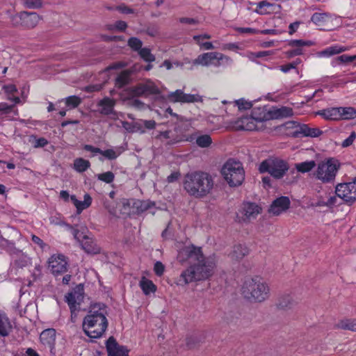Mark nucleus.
<instances>
[{
	"label": "nucleus",
	"mask_w": 356,
	"mask_h": 356,
	"mask_svg": "<svg viewBox=\"0 0 356 356\" xmlns=\"http://www.w3.org/2000/svg\"><path fill=\"white\" fill-rule=\"evenodd\" d=\"M108 356H129L127 347L118 344L114 337H110L106 342Z\"/></svg>",
	"instance_id": "ddd939ff"
},
{
	"label": "nucleus",
	"mask_w": 356,
	"mask_h": 356,
	"mask_svg": "<svg viewBox=\"0 0 356 356\" xmlns=\"http://www.w3.org/2000/svg\"><path fill=\"white\" fill-rule=\"evenodd\" d=\"M90 166V163L82 158L76 159L74 161V168L79 172H85Z\"/></svg>",
	"instance_id": "c9c22d12"
},
{
	"label": "nucleus",
	"mask_w": 356,
	"mask_h": 356,
	"mask_svg": "<svg viewBox=\"0 0 356 356\" xmlns=\"http://www.w3.org/2000/svg\"><path fill=\"white\" fill-rule=\"evenodd\" d=\"M268 114L271 119H280L293 115V110L291 108L282 106L280 108L270 111Z\"/></svg>",
	"instance_id": "b1692460"
},
{
	"label": "nucleus",
	"mask_w": 356,
	"mask_h": 356,
	"mask_svg": "<svg viewBox=\"0 0 356 356\" xmlns=\"http://www.w3.org/2000/svg\"><path fill=\"white\" fill-rule=\"evenodd\" d=\"M81 244L82 248L88 254H97L100 252L99 247L97 245L92 238L87 236H83Z\"/></svg>",
	"instance_id": "412c9836"
},
{
	"label": "nucleus",
	"mask_w": 356,
	"mask_h": 356,
	"mask_svg": "<svg viewBox=\"0 0 356 356\" xmlns=\"http://www.w3.org/2000/svg\"><path fill=\"white\" fill-rule=\"evenodd\" d=\"M115 103L116 101L113 99H111L108 97L103 98L97 104V106L100 107L99 113L104 115H115V111H114V106Z\"/></svg>",
	"instance_id": "a211bd4d"
},
{
	"label": "nucleus",
	"mask_w": 356,
	"mask_h": 356,
	"mask_svg": "<svg viewBox=\"0 0 356 356\" xmlns=\"http://www.w3.org/2000/svg\"><path fill=\"white\" fill-rule=\"evenodd\" d=\"M232 59L222 53L212 51L204 53L199 55L194 60V65H201L202 66H209L213 65L216 67H219L224 63H231Z\"/></svg>",
	"instance_id": "6e6552de"
},
{
	"label": "nucleus",
	"mask_w": 356,
	"mask_h": 356,
	"mask_svg": "<svg viewBox=\"0 0 356 356\" xmlns=\"http://www.w3.org/2000/svg\"><path fill=\"white\" fill-rule=\"evenodd\" d=\"M72 293H74V298L80 303L83 299V287L79 284L75 289L71 291Z\"/></svg>",
	"instance_id": "09e8293b"
},
{
	"label": "nucleus",
	"mask_w": 356,
	"mask_h": 356,
	"mask_svg": "<svg viewBox=\"0 0 356 356\" xmlns=\"http://www.w3.org/2000/svg\"><path fill=\"white\" fill-rule=\"evenodd\" d=\"M275 8H280L281 6L270 3L264 0L257 3V8L255 10V12L259 15H266L274 11Z\"/></svg>",
	"instance_id": "393cba45"
},
{
	"label": "nucleus",
	"mask_w": 356,
	"mask_h": 356,
	"mask_svg": "<svg viewBox=\"0 0 356 356\" xmlns=\"http://www.w3.org/2000/svg\"><path fill=\"white\" fill-rule=\"evenodd\" d=\"M242 293L247 299L262 302L268 297L269 289L261 278L256 277L245 280Z\"/></svg>",
	"instance_id": "20e7f679"
},
{
	"label": "nucleus",
	"mask_w": 356,
	"mask_h": 356,
	"mask_svg": "<svg viewBox=\"0 0 356 356\" xmlns=\"http://www.w3.org/2000/svg\"><path fill=\"white\" fill-rule=\"evenodd\" d=\"M155 203L149 200L132 199V213H141L154 207Z\"/></svg>",
	"instance_id": "6ab92c4d"
},
{
	"label": "nucleus",
	"mask_w": 356,
	"mask_h": 356,
	"mask_svg": "<svg viewBox=\"0 0 356 356\" xmlns=\"http://www.w3.org/2000/svg\"><path fill=\"white\" fill-rule=\"evenodd\" d=\"M40 339L44 345L53 348L56 341V330L53 328L44 330L40 334Z\"/></svg>",
	"instance_id": "aec40b11"
},
{
	"label": "nucleus",
	"mask_w": 356,
	"mask_h": 356,
	"mask_svg": "<svg viewBox=\"0 0 356 356\" xmlns=\"http://www.w3.org/2000/svg\"><path fill=\"white\" fill-rule=\"evenodd\" d=\"M316 114L321 115L325 120H339L341 119V115L339 113V107L323 109L318 111Z\"/></svg>",
	"instance_id": "4be33fe9"
},
{
	"label": "nucleus",
	"mask_w": 356,
	"mask_h": 356,
	"mask_svg": "<svg viewBox=\"0 0 356 356\" xmlns=\"http://www.w3.org/2000/svg\"><path fill=\"white\" fill-rule=\"evenodd\" d=\"M221 173L230 186H238L245 179V171L240 161L229 159L222 166Z\"/></svg>",
	"instance_id": "39448f33"
},
{
	"label": "nucleus",
	"mask_w": 356,
	"mask_h": 356,
	"mask_svg": "<svg viewBox=\"0 0 356 356\" xmlns=\"http://www.w3.org/2000/svg\"><path fill=\"white\" fill-rule=\"evenodd\" d=\"M261 208L254 203H247L244 204L243 213L246 218H254L260 213Z\"/></svg>",
	"instance_id": "bb28decb"
},
{
	"label": "nucleus",
	"mask_w": 356,
	"mask_h": 356,
	"mask_svg": "<svg viewBox=\"0 0 356 356\" xmlns=\"http://www.w3.org/2000/svg\"><path fill=\"white\" fill-rule=\"evenodd\" d=\"M181 174L179 172H173L167 177V181L168 183H172L178 180Z\"/></svg>",
	"instance_id": "0e129e2a"
},
{
	"label": "nucleus",
	"mask_w": 356,
	"mask_h": 356,
	"mask_svg": "<svg viewBox=\"0 0 356 356\" xmlns=\"http://www.w3.org/2000/svg\"><path fill=\"white\" fill-rule=\"evenodd\" d=\"M290 204L291 202L288 197L281 196L272 202L268 211L270 213L277 216L286 211L289 208Z\"/></svg>",
	"instance_id": "2eb2a0df"
},
{
	"label": "nucleus",
	"mask_w": 356,
	"mask_h": 356,
	"mask_svg": "<svg viewBox=\"0 0 356 356\" xmlns=\"http://www.w3.org/2000/svg\"><path fill=\"white\" fill-rule=\"evenodd\" d=\"M81 103V99L75 95L68 97L65 99V104L67 106L71 108H76Z\"/></svg>",
	"instance_id": "49530a36"
},
{
	"label": "nucleus",
	"mask_w": 356,
	"mask_h": 356,
	"mask_svg": "<svg viewBox=\"0 0 356 356\" xmlns=\"http://www.w3.org/2000/svg\"><path fill=\"white\" fill-rule=\"evenodd\" d=\"M197 343V340L194 337H188L186 338V346L188 348H193Z\"/></svg>",
	"instance_id": "69168bd1"
},
{
	"label": "nucleus",
	"mask_w": 356,
	"mask_h": 356,
	"mask_svg": "<svg viewBox=\"0 0 356 356\" xmlns=\"http://www.w3.org/2000/svg\"><path fill=\"white\" fill-rule=\"evenodd\" d=\"M104 305L95 304L91 306L88 314L84 317L83 330L90 338H100L107 329L108 323L105 316Z\"/></svg>",
	"instance_id": "7ed1b4c3"
},
{
	"label": "nucleus",
	"mask_w": 356,
	"mask_h": 356,
	"mask_svg": "<svg viewBox=\"0 0 356 356\" xmlns=\"http://www.w3.org/2000/svg\"><path fill=\"white\" fill-rule=\"evenodd\" d=\"M356 138V133L355 131H353L349 137L343 140L342 143V147H347L350 145H351L354 141V140Z\"/></svg>",
	"instance_id": "bf43d9fd"
},
{
	"label": "nucleus",
	"mask_w": 356,
	"mask_h": 356,
	"mask_svg": "<svg viewBox=\"0 0 356 356\" xmlns=\"http://www.w3.org/2000/svg\"><path fill=\"white\" fill-rule=\"evenodd\" d=\"M97 177L99 180L104 181L107 184H110L113 181L115 175L112 172L108 171L106 172L99 174L97 175Z\"/></svg>",
	"instance_id": "de8ad7c7"
},
{
	"label": "nucleus",
	"mask_w": 356,
	"mask_h": 356,
	"mask_svg": "<svg viewBox=\"0 0 356 356\" xmlns=\"http://www.w3.org/2000/svg\"><path fill=\"white\" fill-rule=\"evenodd\" d=\"M131 91L136 96L145 95L143 83H138L133 87Z\"/></svg>",
	"instance_id": "864d4df0"
},
{
	"label": "nucleus",
	"mask_w": 356,
	"mask_h": 356,
	"mask_svg": "<svg viewBox=\"0 0 356 356\" xmlns=\"http://www.w3.org/2000/svg\"><path fill=\"white\" fill-rule=\"evenodd\" d=\"M289 169V165L286 161L275 157L264 160L259 167L261 173L268 172L276 179H282Z\"/></svg>",
	"instance_id": "423d86ee"
},
{
	"label": "nucleus",
	"mask_w": 356,
	"mask_h": 356,
	"mask_svg": "<svg viewBox=\"0 0 356 356\" xmlns=\"http://www.w3.org/2000/svg\"><path fill=\"white\" fill-rule=\"evenodd\" d=\"M340 167L337 160L328 159L318 163L316 177L323 183L332 182Z\"/></svg>",
	"instance_id": "0eeeda50"
},
{
	"label": "nucleus",
	"mask_w": 356,
	"mask_h": 356,
	"mask_svg": "<svg viewBox=\"0 0 356 356\" xmlns=\"http://www.w3.org/2000/svg\"><path fill=\"white\" fill-rule=\"evenodd\" d=\"M191 266L184 270L177 280V284L183 286L190 282L205 280L213 273L216 261L213 257L205 258L200 248L186 247L181 252Z\"/></svg>",
	"instance_id": "f257e3e1"
},
{
	"label": "nucleus",
	"mask_w": 356,
	"mask_h": 356,
	"mask_svg": "<svg viewBox=\"0 0 356 356\" xmlns=\"http://www.w3.org/2000/svg\"><path fill=\"white\" fill-rule=\"evenodd\" d=\"M74 293H72L71 292L68 293L65 295V301L67 302L70 312L72 314V318H73V315L75 313V311L77 310L76 305H80V303L76 300L74 298Z\"/></svg>",
	"instance_id": "4c0bfd02"
},
{
	"label": "nucleus",
	"mask_w": 356,
	"mask_h": 356,
	"mask_svg": "<svg viewBox=\"0 0 356 356\" xmlns=\"http://www.w3.org/2000/svg\"><path fill=\"white\" fill-rule=\"evenodd\" d=\"M297 63H290L281 66V70L284 72H288L290 70L295 68Z\"/></svg>",
	"instance_id": "774afa93"
},
{
	"label": "nucleus",
	"mask_w": 356,
	"mask_h": 356,
	"mask_svg": "<svg viewBox=\"0 0 356 356\" xmlns=\"http://www.w3.org/2000/svg\"><path fill=\"white\" fill-rule=\"evenodd\" d=\"M236 31L241 33H251V34H257L259 33V30L252 29V28H243L238 27L236 29Z\"/></svg>",
	"instance_id": "052dcab7"
},
{
	"label": "nucleus",
	"mask_w": 356,
	"mask_h": 356,
	"mask_svg": "<svg viewBox=\"0 0 356 356\" xmlns=\"http://www.w3.org/2000/svg\"><path fill=\"white\" fill-rule=\"evenodd\" d=\"M329 16V14L327 13H315L312 15L311 21L318 26H321L324 22L327 21V19Z\"/></svg>",
	"instance_id": "ea45409f"
},
{
	"label": "nucleus",
	"mask_w": 356,
	"mask_h": 356,
	"mask_svg": "<svg viewBox=\"0 0 356 356\" xmlns=\"http://www.w3.org/2000/svg\"><path fill=\"white\" fill-rule=\"evenodd\" d=\"M83 148L84 150L92 152L94 154H101V153H102L101 149H99L98 147H95L91 145H85Z\"/></svg>",
	"instance_id": "680f3d73"
},
{
	"label": "nucleus",
	"mask_w": 356,
	"mask_h": 356,
	"mask_svg": "<svg viewBox=\"0 0 356 356\" xmlns=\"http://www.w3.org/2000/svg\"><path fill=\"white\" fill-rule=\"evenodd\" d=\"M336 327L351 330L356 332V320L355 319H345L340 321L336 325Z\"/></svg>",
	"instance_id": "2f4dec72"
},
{
	"label": "nucleus",
	"mask_w": 356,
	"mask_h": 356,
	"mask_svg": "<svg viewBox=\"0 0 356 356\" xmlns=\"http://www.w3.org/2000/svg\"><path fill=\"white\" fill-rule=\"evenodd\" d=\"M142 123L140 121L135 122L134 123H129L128 122H123V127L129 132H140L141 134H144L145 132V129H142Z\"/></svg>",
	"instance_id": "f704fd0d"
},
{
	"label": "nucleus",
	"mask_w": 356,
	"mask_h": 356,
	"mask_svg": "<svg viewBox=\"0 0 356 356\" xmlns=\"http://www.w3.org/2000/svg\"><path fill=\"white\" fill-rule=\"evenodd\" d=\"M248 254L249 249L245 245L238 244L233 247V250L230 252L229 257L234 260L238 261L242 259Z\"/></svg>",
	"instance_id": "5701e85b"
},
{
	"label": "nucleus",
	"mask_w": 356,
	"mask_h": 356,
	"mask_svg": "<svg viewBox=\"0 0 356 356\" xmlns=\"http://www.w3.org/2000/svg\"><path fill=\"white\" fill-rule=\"evenodd\" d=\"M70 199L76 207L79 213H80L83 209L89 207L92 202V198L88 194H85L83 201L78 200L75 195H71Z\"/></svg>",
	"instance_id": "a878e982"
},
{
	"label": "nucleus",
	"mask_w": 356,
	"mask_h": 356,
	"mask_svg": "<svg viewBox=\"0 0 356 356\" xmlns=\"http://www.w3.org/2000/svg\"><path fill=\"white\" fill-rule=\"evenodd\" d=\"M337 61H339L341 63H350L356 60V55L355 56H347V55H341L336 58Z\"/></svg>",
	"instance_id": "6e6d98bb"
},
{
	"label": "nucleus",
	"mask_w": 356,
	"mask_h": 356,
	"mask_svg": "<svg viewBox=\"0 0 356 356\" xmlns=\"http://www.w3.org/2000/svg\"><path fill=\"white\" fill-rule=\"evenodd\" d=\"M140 286L145 295H148L156 291V286L152 281L146 279L145 277L140 281Z\"/></svg>",
	"instance_id": "473e14b6"
},
{
	"label": "nucleus",
	"mask_w": 356,
	"mask_h": 356,
	"mask_svg": "<svg viewBox=\"0 0 356 356\" xmlns=\"http://www.w3.org/2000/svg\"><path fill=\"white\" fill-rule=\"evenodd\" d=\"M212 143V139L208 134L201 135L197 137L196 144L202 148L208 147Z\"/></svg>",
	"instance_id": "a19ab883"
},
{
	"label": "nucleus",
	"mask_w": 356,
	"mask_h": 356,
	"mask_svg": "<svg viewBox=\"0 0 356 356\" xmlns=\"http://www.w3.org/2000/svg\"><path fill=\"white\" fill-rule=\"evenodd\" d=\"M140 58L145 62L151 63L155 60V56L151 53L149 48L144 47L138 52Z\"/></svg>",
	"instance_id": "79ce46f5"
},
{
	"label": "nucleus",
	"mask_w": 356,
	"mask_h": 356,
	"mask_svg": "<svg viewBox=\"0 0 356 356\" xmlns=\"http://www.w3.org/2000/svg\"><path fill=\"white\" fill-rule=\"evenodd\" d=\"M3 88L6 92L9 94H13L17 91L16 86L13 84L3 86Z\"/></svg>",
	"instance_id": "338daca9"
},
{
	"label": "nucleus",
	"mask_w": 356,
	"mask_h": 356,
	"mask_svg": "<svg viewBox=\"0 0 356 356\" xmlns=\"http://www.w3.org/2000/svg\"><path fill=\"white\" fill-rule=\"evenodd\" d=\"M115 10L123 14L134 13V10L132 8L127 6L124 3H122L118 6H115Z\"/></svg>",
	"instance_id": "5fc2aeb1"
},
{
	"label": "nucleus",
	"mask_w": 356,
	"mask_h": 356,
	"mask_svg": "<svg viewBox=\"0 0 356 356\" xmlns=\"http://www.w3.org/2000/svg\"><path fill=\"white\" fill-rule=\"evenodd\" d=\"M131 72L128 70L122 71L115 79V86L118 88H122L128 85L131 81Z\"/></svg>",
	"instance_id": "cd10ccee"
},
{
	"label": "nucleus",
	"mask_w": 356,
	"mask_h": 356,
	"mask_svg": "<svg viewBox=\"0 0 356 356\" xmlns=\"http://www.w3.org/2000/svg\"><path fill=\"white\" fill-rule=\"evenodd\" d=\"M166 99L171 103H193L201 101V97L198 95L186 94L181 90L170 92Z\"/></svg>",
	"instance_id": "f8f14e48"
},
{
	"label": "nucleus",
	"mask_w": 356,
	"mask_h": 356,
	"mask_svg": "<svg viewBox=\"0 0 356 356\" xmlns=\"http://www.w3.org/2000/svg\"><path fill=\"white\" fill-rule=\"evenodd\" d=\"M337 196L348 204L356 201V177L351 182L339 184L336 186Z\"/></svg>",
	"instance_id": "1a4fd4ad"
},
{
	"label": "nucleus",
	"mask_w": 356,
	"mask_h": 356,
	"mask_svg": "<svg viewBox=\"0 0 356 356\" xmlns=\"http://www.w3.org/2000/svg\"><path fill=\"white\" fill-rule=\"evenodd\" d=\"M128 45L136 51H139L142 49L143 42L138 38L132 37L128 40Z\"/></svg>",
	"instance_id": "a18cd8bd"
},
{
	"label": "nucleus",
	"mask_w": 356,
	"mask_h": 356,
	"mask_svg": "<svg viewBox=\"0 0 356 356\" xmlns=\"http://www.w3.org/2000/svg\"><path fill=\"white\" fill-rule=\"evenodd\" d=\"M346 50V48L341 47L339 46L330 47L319 52L320 56H330L334 54H340Z\"/></svg>",
	"instance_id": "58836bf2"
},
{
	"label": "nucleus",
	"mask_w": 356,
	"mask_h": 356,
	"mask_svg": "<svg viewBox=\"0 0 356 356\" xmlns=\"http://www.w3.org/2000/svg\"><path fill=\"white\" fill-rule=\"evenodd\" d=\"M101 154L109 160H114L118 157V154L113 149L102 150Z\"/></svg>",
	"instance_id": "3c124183"
},
{
	"label": "nucleus",
	"mask_w": 356,
	"mask_h": 356,
	"mask_svg": "<svg viewBox=\"0 0 356 356\" xmlns=\"http://www.w3.org/2000/svg\"><path fill=\"white\" fill-rule=\"evenodd\" d=\"M16 24H20L27 29L35 28L42 17L34 12L23 11L20 12L17 16L15 17Z\"/></svg>",
	"instance_id": "9d476101"
},
{
	"label": "nucleus",
	"mask_w": 356,
	"mask_h": 356,
	"mask_svg": "<svg viewBox=\"0 0 356 356\" xmlns=\"http://www.w3.org/2000/svg\"><path fill=\"white\" fill-rule=\"evenodd\" d=\"M103 84H93L89 85L84 88V91L87 92H92L95 91H100L103 88Z\"/></svg>",
	"instance_id": "13d9d810"
},
{
	"label": "nucleus",
	"mask_w": 356,
	"mask_h": 356,
	"mask_svg": "<svg viewBox=\"0 0 356 356\" xmlns=\"http://www.w3.org/2000/svg\"><path fill=\"white\" fill-rule=\"evenodd\" d=\"M254 115L255 111L254 109L251 116H245L241 118L240 120L238 121V129L245 131H253L257 129L255 122L264 121L265 119V116L264 115L255 117Z\"/></svg>",
	"instance_id": "4468645a"
},
{
	"label": "nucleus",
	"mask_w": 356,
	"mask_h": 356,
	"mask_svg": "<svg viewBox=\"0 0 356 356\" xmlns=\"http://www.w3.org/2000/svg\"><path fill=\"white\" fill-rule=\"evenodd\" d=\"M49 268L51 273L58 276L67 270V261L63 254L53 255L49 259Z\"/></svg>",
	"instance_id": "9b49d317"
},
{
	"label": "nucleus",
	"mask_w": 356,
	"mask_h": 356,
	"mask_svg": "<svg viewBox=\"0 0 356 356\" xmlns=\"http://www.w3.org/2000/svg\"><path fill=\"white\" fill-rule=\"evenodd\" d=\"M235 103L239 110H247L252 106V104L250 102H248L243 99L236 100Z\"/></svg>",
	"instance_id": "8fccbe9b"
},
{
	"label": "nucleus",
	"mask_w": 356,
	"mask_h": 356,
	"mask_svg": "<svg viewBox=\"0 0 356 356\" xmlns=\"http://www.w3.org/2000/svg\"><path fill=\"white\" fill-rule=\"evenodd\" d=\"M142 123V129H154L156 127V122L153 120H140Z\"/></svg>",
	"instance_id": "603ef678"
},
{
	"label": "nucleus",
	"mask_w": 356,
	"mask_h": 356,
	"mask_svg": "<svg viewBox=\"0 0 356 356\" xmlns=\"http://www.w3.org/2000/svg\"><path fill=\"white\" fill-rule=\"evenodd\" d=\"M313 44V42L310 40H292L289 42V45L290 47H294L295 49L292 50L287 51L285 54L287 58H292L296 56H299L302 54V50L301 49L303 46H311Z\"/></svg>",
	"instance_id": "f3484780"
},
{
	"label": "nucleus",
	"mask_w": 356,
	"mask_h": 356,
	"mask_svg": "<svg viewBox=\"0 0 356 356\" xmlns=\"http://www.w3.org/2000/svg\"><path fill=\"white\" fill-rule=\"evenodd\" d=\"M296 305V302L289 295L281 296L277 302V306L282 309H288L292 308Z\"/></svg>",
	"instance_id": "c85d7f7f"
},
{
	"label": "nucleus",
	"mask_w": 356,
	"mask_h": 356,
	"mask_svg": "<svg viewBox=\"0 0 356 356\" xmlns=\"http://www.w3.org/2000/svg\"><path fill=\"white\" fill-rule=\"evenodd\" d=\"M316 162L314 161H307L299 163H296V169L302 173H305L311 171L315 166Z\"/></svg>",
	"instance_id": "72a5a7b5"
},
{
	"label": "nucleus",
	"mask_w": 356,
	"mask_h": 356,
	"mask_svg": "<svg viewBox=\"0 0 356 356\" xmlns=\"http://www.w3.org/2000/svg\"><path fill=\"white\" fill-rule=\"evenodd\" d=\"M323 134V131L319 129L313 127L311 128L307 124H302L293 133V136L296 138L299 137H318Z\"/></svg>",
	"instance_id": "dca6fc26"
},
{
	"label": "nucleus",
	"mask_w": 356,
	"mask_h": 356,
	"mask_svg": "<svg viewBox=\"0 0 356 356\" xmlns=\"http://www.w3.org/2000/svg\"><path fill=\"white\" fill-rule=\"evenodd\" d=\"M11 330L10 323L5 314L0 312V335L6 337Z\"/></svg>",
	"instance_id": "c756f323"
},
{
	"label": "nucleus",
	"mask_w": 356,
	"mask_h": 356,
	"mask_svg": "<svg viewBox=\"0 0 356 356\" xmlns=\"http://www.w3.org/2000/svg\"><path fill=\"white\" fill-rule=\"evenodd\" d=\"M213 185L212 176L202 171L188 172L183 181L184 189L190 196L195 198L206 197L212 191Z\"/></svg>",
	"instance_id": "f03ea898"
},
{
	"label": "nucleus",
	"mask_w": 356,
	"mask_h": 356,
	"mask_svg": "<svg viewBox=\"0 0 356 356\" xmlns=\"http://www.w3.org/2000/svg\"><path fill=\"white\" fill-rule=\"evenodd\" d=\"M118 207L121 213L129 215L132 213V199L122 198L118 203Z\"/></svg>",
	"instance_id": "7c9ffc66"
},
{
	"label": "nucleus",
	"mask_w": 356,
	"mask_h": 356,
	"mask_svg": "<svg viewBox=\"0 0 356 356\" xmlns=\"http://www.w3.org/2000/svg\"><path fill=\"white\" fill-rule=\"evenodd\" d=\"M165 270L164 265L161 261H156L154 264V270L156 275L161 276L163 274Z\"/></svg>",
	"instance_id": "4d7b16f0"
},
{
	"label": "nucleus",
	"mask_w": 356,
	"mask_h": 356,
	"mask_svg": "<svg viewBox=\"0 0 356 356\" xmlns=\"http://www.w3.org/2000/svg\"><path fill=\"white\" fill-rule=\"evenodd\" d=\"M341 119L350 120L356 118V109L353 107H339Z\"/></svg>",
	"instance_id": "e433bc0d"
},
{
	"label": "nucleus",
	"mask_w": 356,
	"mask_h": 356,
	"mask_svg": "<svg viewBox=\"0 0 356 356\" xmlns=\"http://www.w3.org/2000/svg\"><path fill=\"white\" fill-rule=\"evenodd\" d=\"M145 95H158L160 93L159 88L152 81H147L143 83Z\"/></svg>",
	"instance_id": "37998d69"
},
{
	"label": "nucleus",
	"mask_w": 356,
	"mask_h": 356,
	"mask_svg": "<svg viewBox=\"0 0 356 356\" xmlns=\"http://www.w3.org/2000/svg\"><path fill=\"white\" fill-rule=\"evenodd\" d=\"M23 5L29 9H38L43 6V2L42 0H24Z\"/></svg>",
	"instance_id": "c03bdc74"
},
{
	"label": "nucleus",
	"mask_w": 356,
	"mask_h": 356,
	"mask_svg": "<svg viewBox=\"0 0 356 356\" xmlns=\"http://www.w3.org/2000/svg\"><path fill=\"white\" fill-rule=\"evenodd\" d=\"M48 141L44 138H40L35 140L34 147H43L47 145Z\"/></svg>",
	"instance_id": "e2e57ef3"
}]
</instances>
